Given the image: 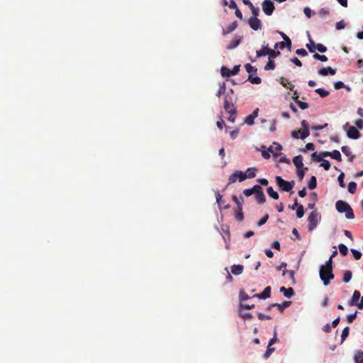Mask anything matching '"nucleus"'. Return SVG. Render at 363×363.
<instances>
[{
    "instance_id": "obj_58",
    "label": "nucleus",
    "mask_w": 363,
    "mask_h": 363,
    "mask_svg": "<svg viewBox=\"0 0 363 363\" xmlns=\"http://www.w3.org/2000/svg\"><path fill=\"white\" fill-rule=\"evenodd\" d=\"M269 218V215L268 214H266L262 218H261L258 222H257V225L259 227L263 225L264 224H265Z\"/></svg>"
},
{
    "instance_id": "obj_62",
    "label": "nucleus",
    "mask_w": 363,
    "mask_h": 363,
    "mask_svg": "<svg viewBox=\"0 0 363 363\" xmlns=\"http://www.w3.org/2000/svg\"><path fill=\"white\" fill-rule=\"evenodd\" d=\"M357 312H355V313H352V314H350V315H348L347 316V322H348L349 323H352L354 320V319H355V318H356V317H357Z\"/></svg>"
},
{
    "instance_id": "obj_57",
    "label": "nucleus",
    "mask_w": 363,
    "mask_h": 363,
    "mask_svg": "<svg viewBox=\"0 0 363 363\" xmlns=\"http://www.w3.org/2000/svg\"><path fill=\"white\" fill-rule=\"evenodd\" d=\"M351 252L352 253L353 256H354V258L356 259V260H358L361 258L362 257V252L359 250H354V249H351Z\"/></svg>"
},
{
    "instance_id": "obj_53",
    "label": "nucleus",
    "mask_w": 363,
    "mask_h": 363,
    "mask_svg": "<svg viewBox=\"0 0 363 363\" xmlns=\"http://www.w3.org/2000/svg\"><path fill=\"white\" fill-rule=\"evenodd\" d=\"M216 202L218 204V206H220L221 205L224 204L225 201L223 200V196L219 192L216 193Z\"/></svg>"
},
{
    "instance_id": "obj_51",
    "label": "nucleus",
    "mask_w": 363,
    "mask_h": 363,
    "mask_svg": "<svg viewBox=\"0 0 363 363\" xmlns=\"http://www.w3.org/2000/svg\"><path fill=\"white\" fill-rule=\"evenodd\" d=\"M303 215H304V208H303V206L300 204L298 206L297 210H296V216L298 218H301L303 216Z\"/></svg>"
},
{
    "instance_id": "obj_47",
    "label": "nucleus",
    "mask_w": 363,
    "mask_h": 363,
    "mask_svg": "<svg viewBox=\"0 0 363 363\" xmlns=\"http://www.w3.org/2000/svg\"><path fill=\"white\" fill-rule=\"evenodd\" d=\"M275 62L273 60L269 59L267 64L264 67L265 70L274 69Z\"/></svg>"
},
{
    "instance_id": "obj_45",
    "label": "nucleus",
    "mask_w": 363,
    "mask_h": 363,
    "mask_svg": "<svg viewBox=\"0 0 363 363\" xmlns=\"http://www.w3.org/2000/svg\"><path fill=\"white\" fill-rule=\"evenodd\" d=\"M281 55V52L279 51H275L274 50L269 49V59L273 60L274 58H276L277 57Z\"/></svg>"
},
{
    "instance_id": "obj_9",
    "label": "nucleus",
    "mask_w": 363,
    "mask_h": 363,
    "mask_svg": "<svg viewBox=\"0 0 363 363\" xmlns=\"http://www.w3.org/2000/svg\"><path fill=\"white\" fill-rule=\"evenodd\" d=\"M262 10L267 16H271L274 10V3L270 0H264L262 4Z\"/></svg>"
},
{
    "instance_id": "obj_18",
    "label": "nucleus",
    "mask_w": 363,
    "mask_h": 363,
    "mask_svg": "<svg viewBox=\"0 0 363 363\" xmlns=\"http://www.w3.org/2000/svg\"><path fill=\"white\" fill-rule=\"evenodd\" d=\"M318 74L322 76H326L328 74L334 75L336 73V69L331 67H323L318 70Z\"/></svg>"
},
{
    "instance_id": "obj_16",
    "label": "nucleus",
    "mask_w": 363,
    "mask_h": 363,
    "mask_svg": "<svg viewBox=\"0 0 363 363\" xmlns=\"http://www.w3.org/2000/svg\"><path fill=\"white\" fill-rule=\"evenodd\" d=\"M259 108H257L253 112L247 116L245 120V123L249 125H252L255 123L254 120L258 116Z\"/></svg>"
},
{
    "instance_id": "obj_21",
    "label": "nucleus",
    "mask_w": 363,
    "mask_h": 363,
    "mask_svg": "<svg viewBox=\"0 0 363 363\" xmlns=\"http://www.w3.org/2000/svg\"><path fill=\"white\" fill-rule=\"evenodd\" d=\"M280 292L283 293L284 296L288 298H291L294 295V291L291 287L286 289L284 286H281Z\"/></svg>"
},
{
    "instance_id": "obj_19",
    "label": "nucleus",
    "mask_w": 363,
    "mask_h": 363,
    "mask_svg": "<svg viewBox=\"0 0 363 363\" xmlns=\"http://www.w3.org/2000/svg\"><path fill=\"white\" fill-rule=\"evenodd\" d=\"M238 27V22L235 21L228 26L225 28H223V35H225L232 33Z\"/></svg>"
},
{
    "instance_id": "obj_32",
    "label": "nucleus",
    "mask_w": 363,
    "mask_h": 363,
    "mask_svg": "<svg viewBox=\"0 0 363 363\" xmlns=\"http://www.w3.org/2000/svg\"><path fill=\"white\" fill-rule=\"evenodd\" d=\"M317 186V180L315 176H312L308 183V187L310 189H314Z\"/></svg>"
},
{
    "instance_id": "obj_14",
    "label": "nucleus",
    "mask_w": 363,
    "mask_h": 363,
    "mask_svg": "<svg viewBox=\"0 0 363 363\" xmlns=\"http://www.w3.org/2000/svg\"><path fill=\"white\" fill-rule=\"evenodd\" d=\"M301 126H302V131L301 132L300 138L303 140L306 138H307L310 134L308 122L305 120L302 121Z\"/></svg>"
},
{
    "instance_id": "obj_33",
    "label": "nucleus",
    "mask_w": 363,
    "mask_h": 363,
    "mask_svg": "<svg viewBox=\"0 0 363 363\" xmlns=\"http://www.w3.org/2000/svg\"><path fill=\"white\" fill-rule=\"evenodd\" d=\"M315 92L317 93L322 98L326 97L329 95V91L323 88L316 89L315 90Z\"/></svg>"
},
{
    "instance_id": "obj_17",
    "label": "nucleus",
    "mask_w": 363,
    "mask_h": 363,
    "mask_svg": "<svg viewBox=\"0 0 363 363\" xmlns=\"http://www.w3.org/2000/svg\"><path fill=\"white\" fill-rule=\"evenodd\" d=\"M271 296V287L267 286L262 293L255 294L253 297H257L259 299H266L267 298H269Z\"/></svg>"
},
{
    "instance_id": "obj_20",
    "label": "nucleus",
    "mask_w": 363,
    "mask_h": 363,
    "mask_svg": "<svg viewBox=\"0 0 363 363\" xmlns=\"http://www.w3.org/2000/svg\"><path fill=\"white\" fill-rule=\"evenodd\" d=\"M269 49L270 48H269L268 44H267L266 45H263L261 50L256 51V57H261L267 55H269Z\"/></svg>"
},
{
    "instance_id": "obj_26",
    "label": "nucleus",
    "mask_w": 363,
    "mask_h": 363,
    "mask_svg": "<svg viewBox=\"0 0 363 363\" xmlns=\"http://www.w3.org/2000/svg\"><path fill=\"white\" fill-rule=\"evenodd\" d=\"M257 172V169L255 167L248 168L246 172H244V174L246 176V179H252L255 177Z\"/></svg>"
},
{
    "instance_id": "obj_8",
    "label": "nucleus",
    "mask_w": 363,
    "mask_h": 363,
    "mask_svg": "<svg viewBox=\"0 0 363 363\" xmlns=\"http://www.w3.org/2000/svg\"><path fill=\"white\" fill-rule=\"evenodd\" d=\"M246 179V176L244 174V172L240 170H236L228 178V182L227 184V186H229L230 184L235 183L237 180H238L240 182H243Z\"/></svg>"
},
{
    "instance_id": "obj_56",
    "label": "nucleus",
    "mask_w": 363,
    "mask_h": 363,
    "mask_svg": "<svg viewBox=\"0 0 363 363\" xmlns=\"http://www.w3.org/2000/svg\"><path fill=\"white\" fill-rule=\"evenodd\" d=\"M313 58L318 60H320L321 62H326L328 61V57L325 55H321L318 53H315L313 55Z\"/></svg>"
},
{
    "instance_id": "obj_54",
    "label": "nucleus",
    "mask_w": 363,
    "mask_h": 363,
    "mask_svg": "<svg viewBox=\"0 0 363 363\" xmlns=\"http://www.w3.org/2000/svg\"><path fill=\"white\" fill-rule=\"evenodd\" d=\"M344 177H345V174L343 172H341L337 177L339 184L342 188L345 187V184L344 182Z\"/></svg>"
},
{
    "instance_id": "obj_7",
    "label": "nucleus",
    "mask_w": 363,
    "mask_h": 363,
    "mask_svg": "<svg viewBox=\"0 0 363 363\" xmlns=\"http://www.w3.org/2000/svg\"><path fill=\"white\" fill-rule=\"evenodd\" d=\"M343 129L347 131V135L349 138L356 140L361 135L359 130L354 126H350L348 123L343 125Z\"/></svg>"
},
{
    "instance_id": "obj_64",
    "label": "nucleus",
    "mask_w": 363,
    "mask_h": 363,
    "mask_svg": "<svg viewBox=\"0 0 363 363\" xmlns=\"http://www.w3.org/2000/svg\"><path fill=\"white\" fill-rule=\"evenodd\" d=\"M335 27H336V29H337V30H341V29L345 28V23L344 21H343V20H342V21H340L337 22V23H336Z\"/></svg>"
},
{
    "instance_id": "obj_61",
    "label": "nucleus",
    "mask_w": 363,
    "mask_h": 363,
    "mask_svg": "<svg viewBox=\"0 0 363 363\" xmlns=\"http://www.w3.org/2000/svg\"><path fill=\"white\" fill-rule=\"evenodd\" d=\"M296 53L301 57H305L306 55H308V52H306V50L303 48H301V49H297L296 50Z\"/></svg>"
},
{
    "instance_id": "obj_15",
    "label": "nucleus",
    "mask_w": 363,
    "mask_h": 363,
    "mask_svg": "<svg viewBox=\"0 0 363 363\" xmlns=\"http://www.w3.org/2000/svg\"><path fill=\"white\" fill-rule=\"evenodd\" d=\"M322 155L323 156L331 157L332 158H333L339 162L342 161L341 154L338 150H333V152H327V151L322 152Z\"/></svg>"
},
{
    "instance_id": "obj_12",
    "label": "nucleus",
    "mask_w": 363,
    "mask_h": 363,
    "mask_svg": "<svg viewBox=\"0 0 363 363\" xmlns=\"http://www.w3.org/2000/svg\"><path fill=\"white\" fill-rule=\"evenodd\" d=\"M248 23L250 28L254 30H257L262 27L261 21L257 17H250Z\"/></svg>"
},
{
    "instance_id": "obj_36",
    "label": "nucleus",
    "mask_w": 363,
    "mask_h": 363,
    "mask_svg": "<svg viewBox=\"0 0 363 363\" xmlns=\"http://www.w3.org/2000/svg\"><path fill=\"white\" fill-rule=\"evenodd\" d=\"M245 68L246 71L249 73V74H256L257 69L253 66H252L250 64H246L245 65Z\"/></svg>"
},
{
    "instance_id": "obj_46",
    "label": "nucleus",
    "mask_w": 363,
    "mask_h": 363,
    "mask_svg": "<svg viewBox=\"0 0 363 363\" xmlns=\"http://www.w3.org/2000/svg\"><path fill=\"white\" fill-rule=\"evenodd\" d=\"M240 315L244 319V320H250L253 318L252 313L248 312H242V310H240Z\"/></svg>"
},
{
    "instance_id": "obj_38",
    "label": "nucleus",
    "mask_w": 363,
    "mask_h": 363,
    "mask_svg": "<svg viewBox=\"0 0 363 363\" xmlns=\"http://www.w3.org/2000/svg\"><path fill=\"white\" fill-rule=\"evenodd\" d=\"M235 217L236 218V220L238 221H242L243 219H244V215H243V213H242V210H238L237 208V210L235 211Z\"/></svg>"
},
{
    "instance_id": "obj_3",
    "label": "nucleus",
    "mask_w": 363,
    "mask_h": 363,
    "mask_svg": "<svg viewBox=\"0 0 363 363\" xmlns=\"http://www.w3.org/2000/svg\"><path fill=\"white\" fill-rule=\"evenodd\" d=\"M276 182L278 186L284 191L291 192L293 194L292 189L294 186V181L287 182L281 178L280 176H276L275 177Z\"/></svg>"
},
{
    "instance_id": "obj_29",
    "label": "nucleus",
    "mask_w": 363,
    "mask_h": 363,
    "mask_svg": "<svg viewBox=\"0 0 363 363\" xmlns=\"http://www.w3.org/2000/svg\"><path fill=\"white\" fill-rule=\"evenodd\" d=\"M293 99L297 104L300 108L304 110L308 108V104L306 102L299 101L298 96H293Z\"/></svg>"
},
{
    "instance_id": "obj_13",
    "label": "nucleus",
    "mask_w": 363,
    "mask_h": 363,
    "mask_svg": "<svg viewBox=\"0 0 363 363\" xmlns=\"http://www.w3.org/2000/svg\"><path fill=\"white\" fill-rule=\"evenodd\" d=\"M282 150V146L278 143H273L269 147L268 151L272 152L274 157H278L279 152Z\"/></svg>"
},
{
    "instance_id": "obj_39",
    "label": "nucleus",
    "mask_w": 363,
    "mask_h": 363,
    "mask_svg": "<svg viewBox=\"0 0 363 363\" xmlns=\"http://www.w3.org/2000/svg\"><path fill=\"white\" fill-rule=\"evenodd\" d=\"M279 33L281 35V36L282 37L284 40L286 42L288 49L291 50V41L290 38L283 32H279Z\"/></svg>"
},
{
    "instance_id": "obj_55",
    "label": "nucleus",
    "mask_w": 363,
    "mask_h": 363,
    "mask_svg": "<svg viewBox=\"0 0 363 363\" xmlns=\"http://www.w3.org/2000/svg\"><path fill=\"white\" fill-rule=\"evenodd\" d=\"M321 162H322L320 164V166L322 167L326 171L329 170L330 168V163L329 162V161L323 160Z\"/></svg>"
},
{
    "instance_id": "obj_1",
    "label": "nucleus",
    "mask_w": 363,
    "mask_h": 363,
    "mask_svg": "<svg viewBox=\"0 0 363 363\" xmlns=\"http://www.w3.org/2000/svg\"><path fill=\"white\" fill-rule=\"evenodd\" d=\"M335 208L340 213H345V217L347 219H353L354 214L351 206L345 201L339 200L335 203Z\"/></svg>"
},
{
    "instance_id": "obj_24",
    "label": "nucleus",
    "mask_w": 363,
    "mask_h": 363,
    "mask_svg": "<svg viewBox=\"0 0 363 363\" xmlns=\"http://www.w3.org/2000/svg\"><path fill=\"white\" fill-rule=\"evenodd\" d=\"M293 162L294 165L296 166V169H300L303 167V157L301 155L296 156L293 159Z\"/></svg>"
},
{
    "instance_id": "obj_48",
    "label": "nucleus",
    "mask_w": 363,
    "mask_h": 363,
    "mask_svg": "<svg viewBox=\"0 0 363 363\" xmlns=\"http://www.w3.org/2000/svg\"><path fill=\"white\" fill-rule=\"evenodd\" d=\"M315 43L313 41L312 39H310V43L306 44V48L309 50L310 52H314L315 50Z\"/></svg>"
},
{
    "instance_id": "obj_63",
    "label": "nucleus",
    "mask_w": 363,
    "mask_h": 363,
    "mask_svg": "<svg viewBox=\"0 0 363 363\" xmlns=\"http://www.w3.org/2000/svg\"><path fill=\"white\" fill-rule=\"evenodd\" d=\"M257 317H258L259 320H263L264 319H267V320H271L272 319L271 316L267 315H264V314H263L262 313H259L257 314Z\"/></svg>"
},
{
    "instance_id": "obj_31",
    "label": "nucleus",
    "mask_w": 363,
    "mask_h": 363,
    "mask_svg": "<svg viewBox=\"0 0 363 363\" xmlns=\"http://www.w3.org/2000/svg\"><path fill=\"white\" fill-rule=\"evenodd\" d=\"M354 359L355 363H363V352L362 350H358L355 353Z\"/></svg>"
},
{
    "instance_id": "obj_59",
    "label": "nucleus",
    "mask_w": 363,
    "mask_h": 363,
    "mask_svg": "<svg viewBox=\"0 0 363 363\" xmlns=\"http://www.w3.org/2000/svg\"><path fill=\"white\" fill-rule=\"evenodd\" d=\"M277 341H278L277 333V330H274V337L269 340L268 345H272L274 343H276Z\"/></svg>"
},
{
    "instance_id": "obj_40",
    "label": "nucleus",
    "mask_w": 363,
    "mask_h": 363,
    "mask_svg": "<svg viewBox=\"0 0 363 363\" xmlns=\"http://www.w3.org/2000/svg\"><path fill=\"white\" fill-rule=\"evenodd\" d=\"M352 276V274L351 271H350V270L345 271V272L344 273V276H343V281L345 283H348L351 280Z\"/></svg>"
},
{
    "instance_id": "obj_11",
    "label": "nucleus",
    "mask_w": 363,
    "mask_h": 363,
    "mask_svg": "<svg viewBox=\"0 0 363 363\" xmlns=\"http://www.w3.org/2000/svg\"><path fill=\"white\" fill-rule=\"evenodd\" d=\"M257 187H258V189H256V191H255V194H254L255 197L258 203L262 204L265 202L266 197L262 191V187L259 185H258Z\"/></svg>"
},
{
    "instance_id": "obj_25",
    "label": "nucleus",
    "mask_w": 363,
    "mask_h": 363,
    "mask_svg": "<svg viewBox=\"0 0 363 363\" xmlns=\"http://www.w3.org/2000/svg\"><path fill=\"white\" fill-rule=\"evenodd\" d=\"M342 152L347 156L350 157L349 158V161L350 162H352L354 158V155H352V152L350 150V148L347 146V145H345V146H342Z\"/></svg>"
},
{
    "instance_id": "obj_43",
    "label": "nucleus",
    "mask_w": 363,
    "mask_h": 363,
    "mask_svg": "<svg viewBox=\"0 0 363 363\" xmlns=\"http://www.w3.org/2000/svg\"><path fill=\"white\" fill-rule=\"evenodd\" d=\"M357 189V184L354 182H351L348 184V191L350 194H354Z\"/></svg>"
},
{
    "instance_id": "obj_22",
    "label": "nucleus",
    "mask_w": 363,
    "mask_h": 363,
    "mask_svg": "<svg viewBox=\"0 0 363 363\" xmlns=\"http://www.w3.org/2000/svg\"><path fill=\"white\" fill-rule=\"evenodd\" d=\"M242 39V36H240L238 38L233 39L226 47L228 50H233L240 43L241 40Z\"/></svg>"
},
{
    "instance_id": "obj_6",
    "label": "nucleus",
    "mask_w": 363,
    "mask_h": 363,
    "mask_svg": "<svg viewBox=\"0 0 363 363\" xmlns=\"http://www.w3.org/2000/svg\"><path fill=\"white\" fill-rule=\"evenodd\" d=\"M350 304L351 306H355L359 309H363V296L361 297V294L359 291L355 290L353 292Z\"/></svg>"
},
{
    "instance_id": "obj_10",
    "label": "nucleus",
    "mask_w": 363,
    "mask_h": 363,
    "mask_svg": "<svg viewBox=\"0 0 363 363\" xmlns=\"http://www.w3.org/2000/svg\"><path fill=\"white\" fill-rule=\"evenodd\" d=\"M239 71H240V65L234 66L232 70L229 69L228 68H227L225 67H222V68L220 69V73L223 77H228L237 74Z\"/></svg>"
},
{
    "instance_id": "obj_52",
    "label": "nucleus",
    "mask_w": 363,
    "mask_h": 363,
    "mask_svg": "<svg viewBox=\"0 0 363 363\" xmlns=\"http://www.w3.org/2000/svg\"><path fill=\"white\" fill-rule=\"evenodd\" d=\"M232 199L233 201L236 203L237 205V208L238 210H242V203L240 201L239 199L237 197V196L235 195H233L232 196Z\"/></svg>"
},
{
    "instance_id": "obj_42",
    "label": "nucleus",
    "mask_w": 363,
    "mask_h": 363,
    "mask_svg": "<svg viewBox=\"0 0 363 363\" xmlns=\"http://www.w3.org/2000/svg\"><path fill=\"white\" fill-rule=\"evenodd\" d=\"M272 345H267V349L265 352V353L264 354V357L265 359H267L270 357V355L272 354V352L274 351V347H272Z\"/></svg>"
},
{
    "instance_id": "obj_34",
    "label": "nucleus",
    "mask_w": 363,
    "mask_h": 363,
    "mask_svg": "<svg viewBox=\"0 0 363 363\" xmlns=\"http://www.w3.org/2000/svg\"><path fill=\"white\" fill-rule=\"evenodd\" d=\"M258 184L257 185H255L251 189H245L243 191V194L245 196H250L251 195H252L253 194H255V191H256V189H258V187H257Z\"/></svg>"
},
{
    "instance_id": "obj_23",
    "label": "nucleus",
    "mask_w": 363,
    "mask_h": 363,
    "mask_svg": "<svg viewBox=\"0 0 363 363\" xmlns=\"http://www.w3.org/2000/svg\"><path fill=\"white\" fill-rule=\"evenodd\" d=\"M243 266L241 265V264H234L231 267V272L234 274V275H240L243 272Z\"/></svg>"
},
{
    "instance_id": "obj_2",
    "label": "nucleus",
    "mask_w": 363,
    "mask_h": 363,
    "mask_svg": "<svg viewBox=\"0 0 363 363\" xmlns=\"http://www.w3.org/2000/svg\"><path fill=\"white\" fill-rule=\"evenodd\" d=\"M319 273L320 277L325 286H328L330 284V280L334 279L333 269L330 267H325V266L322 265L320 267Z\"/></svg>"
},
{
    "instance_id": "obj_27",
    "label": "nucleus",
    "mask_w": 363,
    "mask_h": 363,
    "mask_svg": "<svg viewBox=\"0 0 363 363\" xmlns=\"http://www.w3.org/2000/svg\"><path fill=\"white\" fill-rule=\"evenodd\" d=\"M275 304H276V307L278 308V310L281 313H283V311H284L285 308L290 306V305L291 304V301H285L282 303H275Z\"/></svg>"
},
{
    "instance_id": "obj_60",
    "label": "nucleus",
    "mask_w": 363,
    "mask_h": 363,
    "mask_svg": "<svg viewBox=\"0 0 363 363\" xmlns=\"http://www.w3.org/2000/svg\"><path fill=\"white\" fill-rule=\"evenodd\" d=\"M315 49H317L320 52H325L327 51V48L320 43H318L315 45Z\"/></svg>"
},
{
    "instance_id": "obj_37",
    "label": "nucleus",
    "mask_w": 363,
    "mask_h": 363,
    "mask_svg": "<svg viewBox=\"0 0 363 363\" xmlns=\"http://www.w3.org/2000/svg\"><path fill=\"white\" fill-rule=\"evenodd\" d=\"M248 81H250L252 84H259L262 82L261 78L259 77H253L252 74H249Z\"/></svg>"
},
{
    "instance_id": "obj_5",
    "label": "nucleus",
    "mask_w": 363,
    "mask_h": 363,
    "mask_svg": "<svg viewBox=\"0 0 363 363\" xmlns=\"http://www.w3.org/2000/svg\"><path fill=\"white\" fill-rule=\"evenodd\" d=\"M320 219V216L316 211H313L308 217V231L312 232L316 227Z\"/></svg>"
},
{
    "instance_id": "obj_28",
    "label": "nucleus",
    "mask_w": 363,
    "mask_h": 363,
    "mask_svg": "<svg viewBox=\"0 0 363 363\" xmlns=\"http://www.w3.org/2000/svg\"><path fill=\"white\" fill-rule=\"evenodd\" d=\"M280 81L281 84L285 88L291 91L294 89V86L290 82H289L288 79H285L284 77H281Z\"/></svg>"
},
{
    "instance_id": "obj_50",
    "label": "nucleus",
    "mask_w": 363,
    "mask_h": 363,
    "mask_svg": "<svg viewBox=\"0 0 363 363\" xmlns=\"http://www.w3.org/2000/svg\"><path fill=\"white\" fill-rule=\"evenodd\" d=\"M225 89H226L225 83L223 82L221 84H220V88L216 94V96L218 97H220L222 94H223L225 93Z\"/></svg>"
},
{
    "instance_id": "obj_4",
    "label": "nucleus",
    "mask_w": 363,
    "mask_h": 363,
    "mask_svg": "<svg viewBox=\"0 0 363 363\" xmlns=\"http://www.w3.org/2000/svg\"><path fill=\"white\" fill-rule=\"evenodd\" d=\"M223 107L226 113L230 115H236L237 111L233 100L228 94L225 96Z\"/></svg>"
},
{
    "instance_id": "obj_41",
    "label": "nucleus",
    "mask_w": 363,
    "mask_h": 363,
    "mask_svg": "<svg viewBox=\"0 0 363 363\" xmlns=\"http://www.w3.org/2000/svg\"><path fill=\"white\" fill-rule=\"evenodd\" d=\"M307 169H308V168H306V167L297 169L296 174H297V177H298L300 181H301L303 179L304 175H305V171Z\"/></svg>"
},
{
    "instance_id": "obj_30",
    "label": "nucleus",
    "mask_w": 363,
    "mask_h": 363,
    "mask_svg": "<svg viewBox=\"0 0 363 363\" xmlns=\"http://www.w3.org/2000/svg\"><path fill=\"white\" fill-rule=\"evenodd\" d=\"M268 195L272 199L277 200L279 198V194L275 191L272 186H269L267 189Z\"/></svg>"
},
{
    "instance_id": "obj_44",
    "label": "nucleus",
    "mask_w": 363,
    "mask_h": 363,
    "mask_svg": "<svg viewBox=\"0 0 363 363\" xmlns=\"http://www.w3.org/2000/svg\"><path fill=\"white\" fill-rule=\"evenodd\" d=\"M339 251L342 256H346L348 252L347 247L344 244H340L338 246Z\"/></svg>"
},
{
    "instance_id": "obj_49",
    "label": "nucleus",
    "mask_w": 363,
    "mask_h": 363,
    "mask_svg": "<svg viewBox=\"0 0 363 363\" xmlns=\"http://www.w3.org/2000/svg\"><path fill=\"white\" fill-rule=\"evenodd\" d=\"M349 330H350V328L349 327H345L342 332V334H341V342H343L344 340L347 337V336L349 335Z\"/></svg>"
},
{
    "instance_id": "obj_35",
    "label": "nucleus",
    "mask_w": 363,
    "mask_h": 363,
    "mask_svg": "<svg viewBox=\"0 0 363 363\" xmlns=\"http://www.w3.org/2000/svg\"><path fill=\"white\" fill-rule=\"evenodd\" d=\"M324 157L325 156L322 155V152H320L319 155H318L317 152H313L311 155V160L314 162H321Z\"/></svg>"
}]
</instances>
